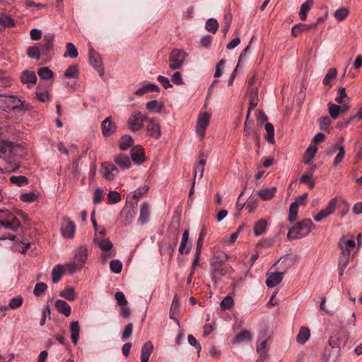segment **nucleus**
<instances>
[{
	"label": "nucleus",
	"instance_id": "4c0bfd02",
	"mask_svg": "<svg viewBox=\"0 0 362 362\" xmlns=\"http://www.w3.org/2000/svg\"><path fill=\"white\" fill-rule=\"evenodd\" d=\"M268 350L267 339H264L259 344H257L256 351L261 358L267 356Z\"/></svg>",
	"mask_w": 362,
	"mask_h": 362
},
{
	"label": "nucleus",
	"instance_id": "a211bd4d",
	"mask_svg": "<svg viewBox=\"0 0 362 362\" xmlns=\"http://www.w3.org/2000/svg\"><path fill=\"white\" fill-rule=\"evenodd\" d=\"M21 81L23 83L35 84L37 81V76L34 71L30 70H25L21 76Z\"/></svg>",
	"mask_w": 362,
	"mask_h": 362
},
{
	"label": "nucleus",
	"instance_id": "6e6d98bb",
	"mask_svg": "<svg viewBox=\"0 0 362 362\" xmlns=\"http://www.w3.org/2000/svg\"><path fill=\"white\" fill-rule=\"evenodd\" d=\"M335 101L337 103L341 104L348 100V96L346 93V89L344 87H341L338 89L337 95L335 98Z\"/></svg>",
	"mask_w": 362,
	"mask_h": 362
},
{
	"label": "nucleus",
	"instance_id": "7c9ffc66",
	"mask_svg": "<svg viewBox=\"0 0 362 362\" xmlns=\"http://www.w3.org/2000/svg\"><path fill=\"white\" fill-rule=\"evenodd\" d=\"M160 90L159 87L153 83H148L143 87L139 88L135 91V95H143L148 92H158Z\"/></svg>",
	"mask_w": 362,
	"mask_h": 362
},
{
	"label": "nucleus",
	"instance_id": "1a4fd4ad",
	"mask_svg": "<svg viewBox=\"0 0 362 362\" xmlns=\"http://www.w3.org/2000/svg\"><path fill=\"white\" fill-rule=\"evenodd\" d=\"M62 233L66 238H73L76 231V226L69 218H64L61 226Z\"/></svg>",
	"mask_w": 362,
	"mask_h": 362
},
{
	"label": "nucleus",
	"instance_id": "39448f33",
	"mask_svg": "<svg viewBox=\"0 0 362 362\" xmlns=\"http://www.w3.org/2000/svg\"><path fill=\"white\" fill-rule=\"evenodd\" d=\"M146 118L148 117L139 111L133 112L127 122L129 128L133 132L139 130L143 127L144 122H146Z\"/></svg>",
	"mask_w": 362,
	"mask_h": 362
},
{
	"label": "nucleus",
	"instance_id": "6ab92c4d",
	"mask_svg": "<svg viewBox=\"0 0 362 362\" xmlns=\"http://www.w3.org/2000/svg\"><path fill=\"white\" fill-rule=\"evenodd\" d=\"M153 346L151 341H146L142 346L141 353V362H148L153 352Z\"/></svg>",
	"mask_w": 362,
	"mask_h": 362
},
{
	"label": "nucleus",
	"instance_id": "de8ad7c7",
	"mask_svg": "<svg viewBox=\"0 0 362 362\" xmlns=\"http://www.w3.org/2000/svg\"><path fill=\"white\" fill-rule=\"evenodd\" d=\"M66 53L64 54V57L76 58L78 57L77 49L73 43L68 42L66 45Z\"/></svg>",
	"mask_w": 362,
	"mask_h": 362
},
{
	"label": "nucleus",
	"instance_id": "c9c22d12",
	"mask_svg": "<svg viewBox=\"0 0 362 362\" xmlns=\"http://www.w3.org/2000/svg\"><path fill=\"white\" fill-rule=\"evenodd\" d=\"M265 131L267 132L264 136L265 139L270 144H274V127L272 124L267 122L265 124Z\"/></svg>",
	"mask_w": 362,
	"mask_h": 362
},
{
	"label": "nucleus",
	"instance_id": "37998d69",
	"mask_svg": "<svg viewBox=\"0 0 362 362\" xmlns=\"http://www.w3.org/2000/svg\"><path fill=\"white\" fill-rule=\"evenodd\" d=\"M9 180L12 184H14L18 187L25 186L28 184V178L23 175L11 176Z\"/></svg>",
	"mask_w": 362,
	"mask_h": 362
},
{
	"label": "nucleus",
	"instance_id": "13d9d810",
	"mask_svg": "<svg viewBox=\"0 0 362 362\" xmlns=\"http://www.w3.org/2000/svg\"><path fill=\"white\" fill-rule=\"evenodd\" d=\"M23 302V299L21 296H17L10 300L9 308L12 310L20 308Z\"/></svg>",
	"mask_w": 362,
	"mask_h": 362
},
{
	"label": "nucleus",
	"instance_id": "4be33fe9",
	"mask_svg": "<svg viewBox=\"0 0 362 362\" xmlns=\"http://www.w3.org/2000/svg\"><path fill=\"white\" fill-rule=\"evenodd\" d=\"M71 339L74 344H76L79 338L80 325L78 321H73L69 326Z\"/></svg>",
	"mask_w": 362,
	"mask_h": 362
},
{
	"label": "nucleus",
	"instance_id": "f8f14e48",
	"mask_svg": "<svg viewBox=\"0 0 362 362\" xmlns=\"http://www.w3.org/2000/svg\"><path fill=\"white\" fill-rule=\"evenodd\" d=\"M49 86L45 83H40L36 88V97L40 102L45 103L50 100Z\"/></svg>",
	"mask_w": 362,
	"mask_h": 362
},
{
	"label": "nucleus",
	"instance_id": "f03ea898",
	"mask_svg": "<svg viewBox=\"0 0 362 362\" xmlns=\"http://www.w3.org/2000/svg\"><path fill=\"white\" fill-rule=\"evenodd\" d=\"M88 258V250L86 246H80L74 255V260L65 264L64 267L70 274L82 269Z\"/></svg>",
	"mask_w": 362,
	"mask_h": 362
},
{
	"label": "nucleus",
	"instance_id": "473e14b6",
	"mask_svg": "<svg viewBox=\"0 0 362 362\" xmlns=\"http://www.w3.org/2000/svg\"><path fill=\"white\" fill-rule=\"evenodd\" d=\"M14 25V21L11 16L4 14L0 16V31L6 28H11Z\"/></svg>",
	"mask_w": 362,
	"mask_h": 362
},
{
	"label": "nucleus",
	"instance_id": "c756f323",
	"mask_svg": "<svg viewBox=\"0 0 362 362\" xmlns=\"http://www.w3.org/2000/svg\"><path fill=\"white\" fill-rule=\"evenodd\" d=\"M317 151V148L315 146L310 145L305 151L303 154V163L305 164H309L310 162L314 158Z\"/></svg>",
	"mask_w": 362,
	"mask_h": 362
},
{
	"label": "nucleus",
	"instance_id": "c03bdc74",
	"mask_svg": "<svg viewBox=\"0 0 362 362\" xmlns=\"http://www.w3.org/2000/svg\"><path fill=\"white\" fill-rule=\"evenodd\" d=\"M298 213V203L293 202L289 207V214L288 219L290 222H293L296 220Z\"/></svg>",
	"mask_w": 362,
	"mask_h": 362
},
{
	"label": "nucleus",
	"instance_id": "9b49d317",
	"mask_svg": "<svg viewBox=\"0 0 362 362\" xmlns=\"http://www.w3.org/2000/svg\"><path fill=\"white\" fill-rule=\"evenodd\" d=\"M101 129L103 135L105 137H108L116 132L117 125L115 122H112L111 117H108L102 122Z\"/></svg>",
	"mask_w": 362,
	"mask_h": 362
},
{
	"label": "nucleus",
	"instance_id": "49530a36",
	"mask_svg": "<svg viewBox=\"0 0 362 362\" xmlns=\"http://www.w3.org/2000/svg\"><path fill=\"white\" fill-rule=\"evenodd\" d=\"M337 71L335 68H331L328 70L327 74L323 78V84L325 86H330L331 81L337 77Z\"/></svg>",
	"mask_w": 362,
	"mask_h": 362
},
{
	"label": "nucleus",
	"instance_id": "864d4df0",
	"mask_svg": "<svg viewBox=\"0 0 362 362\" xmlns=\"http://www.w3.org/2000/svg\"><path fill=\"white\" fill-rule=\"evenodd\" d=\"M60 296L68 300H74L76 298L75 291L73 288H66L59 293Z\"/></svg>",
	"mask_w": 362,
	"mask_h": 362
},
{
	"label": "nucleus",
	"instance_id": "dca6fc26",
	"mask_svg": "<svg viewBox=\"0 0 362 362\" xmlns=\"http://www.w3.org/2000/svg\"><path fill=\"white\" fill-rule=\"evenodd\" d=\"M132 160L139 165L144 162L145 155L143 148L140 147H134L131 151Z\"/></svg>",
	"mask_w": 362,
	"mask_h": 362
},
{
	"label": "nucleus",
	"instance_id": "e2e57ef3",
	"mask_svg": "<svg viewBox=\"0 0 362 362\" xmlns=\"http://www.w3.org/2000/svg\"><path fill=\"white\" fill-rule=\"evenodd\" d=\"M149 189V187L148 185H144L141 187L136 189L132 195V198L134 199H139L141 198L145 193H146Z\"/></svg>",
	"mask_w": 362,
	"mask_h": 362
},
{
	"label": "nucleus",
	"instance_id": "423d86ee",
	"mask_svg": "<svg viewBox=\"0 0 362 362\" xmlns=\"http://www.w3.org/2000/svg\"><path fill=\"white\" fill-rule=\"evenodd\" d=\"M146 134L150 137L158 139L161 136V127L156 118H146Z\"/></svg>",
	"mask_w": 362,
	"mask_h": 362
},
{
	"label": "nucleus",
	"instance_id": "4d7b16f0",
	"mask_svg": "<svg viewBox=\"0 0 362 362\" xmlns=\"http://www.w3.org/2000/svg\"><path fill=\"white\" fill-rule=\"evenodd\" d=\"M258 200L254 197H250L245 202V207L249 213H252L258 206Z\"/></svg>",
	"mask_w": 362,
	"mask_h": 362
},
{
	"label": "nucleus",
	"instance_id": "6e6552de",
	"mask_svg": "<svg viewBox=\"0 0 362 362\" xmlns=\"http://www.w3.org/2000/svg\"><path fill=\"white\" fill-rule=\"evenodd\" d=\"M210 115L207 112L200 113L198 116L196 125L197 134L203 139L205 136V131L209 124Z\"/></svg>",
	"mask_w": 362,
	"mask_h": 362
},
{
	"label": "nucleus",
	"instance_id": "bb28decb",
	"mask_svg": "<svg viewBox=\"0 0 362 362\" xmlns=\"http://www.w3.org/2000/svg\"><path fill=\"white\" fill-rule=\"evenodd\" d=\"M310 337V332L308 327H301L296 337V341L298 344H305Z\"/></svg>",
	"mask_w": 362,
	"mask_h": 362
},
{
	"label": "nucleus",
	"instance_id": "f3484780",
	"mask_svg": "<svg viewBox=\"0 0 362 362\" xmlns=\"http://www.w3.org/2000/svg\"><path fill=\"white\" fill-rule=\"evenodd\" d=\"M93 242L97 244L103 252H107L113 247L112 243L109 239H102L100 237H98L97 234L94 236Z\"/></svg>",
	"mask_w": 362,
	"mask_h": 362
},
{
	"label": "nucleus",
	"instance_id": "c85d7f7f",
	"mask_svg": "<svg viewBox=\"0 0 362 362\" xmlns=\"http://www.w3.org/2000/svg\"><path fill=\"white\" fill-rule=\"evenodd\" d=\"M313 0H306V1L301 5L299 12V17L302 21L306 20L307 14L310 10L311 7L313 6Z\"/></svg>",
	"mask_w": 362,
	"mask_h": 362
},
{
	"label": "nucleus",
	"instance_id": "338daca9",
	"mask_svg": "<svg viewBox=\"0 0 362 362\" xmlns=\"http://www.w3.org/2000/svg\"><path fill=\"white\" fill-rule=\"evenodd\" d=\"M104 196V191L102 188H98L95 190L93 194V203L99 204L102 202Z\"/></svg>",
	"mask_w": 362,
	"mask_h": 362
},
{
	"label": "nucleus",
	"instance_id": "393cba45",
	"mask_svg": "<svg viewBox=\"0 0 362 362\" xmlns=\"http://www.w3.org/2000/svg\"><path fill=\"white\" fill-rule=\"evenodd\" d=\"M339 151L338 153L334 158L332 165L337 167L344 158L345 150L342 144H337L334 146V151Z\"/></svg>",
	"mask_w": 362,
	"mask_h": 362
},
{
	"label": "nucleus",
	"instance_id": "20e7f679",
	"mask_svg": "<svg viewBox=\"0 0 362 362\" xmlns=\"http://www.w3.org/2000/svg\"><path fill=\"white\" fill-rule=\"evenodd\" d=\"M186 53L180 49H173L169 56V67L171 70L179 69L184 64Z\"/></svg>",
	"mask_w": 362,
	"mask_h": 362
},
{
	"label": "nucleus",
	"instance_id": "052dcab7",
	"mask_svg": "<svg viewBox=\"0 0 362 362\" xmlns=\"http://www.w3.org/2000/svg\"><path fill=\"white\" fill-rule=\"evenodd\" d=\"M47 288L46 284L42 282L37 283L35 286L33 293L36 297H39L45 292Z\"/></svg>",
	"mask_w": 362,
	"mask_h": 362
},
{
	"label": "nucleus",
	"instance_id": "8fccbe9b",
	"mask_svg": "<svg viewBox=\"0 0 362 362\" xmlns=\"http://www.w3.org/2000/svg\"><path fill=\"white\" fill-rule=\"evenodd\" d=\"M300 182L307 185L310 189H313L315 182L313 178L312 173H307L300 178Z\"/></svg>",
	"mask_w": 362,
	"mask_h": 362
},
{
	"label": "nucleus",
	"instance_id": "a18cd8bd",
	"mask_svg": "<svg viewBox=\"0 0 362 362\" xmlns=\"http://www.w3.org/2000/svg\"><path fill=\"white\" fill-rule=\"evenodd\" d=\"M64 76L66 78H77L78 77V67L77 65H71L65 71Z\"/></svg>",
	"mask_w": 362,
	"mask_h": 362
},
{
	"label": "nucleus",
	"instance_id": "a878e982",
	"mask_svg": "<svg viewBox=\"0 0 362 362\" xmlns=\"http://www.w3.org/2000/svg\"><path fill=\"white\" fill-rule=\"evenodd\" d=\"M252 339V334L246 330L244 329L241 331L240 333H238L234 339L232 340L233 344H240L245 341H251Z\"/></svg>",
	"mask_w": 362,
	"mask_h": 362
},
{
	"label": "nucleus",
	"instance_id": "7ed1b4c3",
	"mask_svg": "<svg viewBox=\"0 0 362 362\" xmlns=\"http://www.w3.org/2000/svg\"><path fill=\"white\" fill-rule=\"evenodd\" d=\"M0 225L5 228L16 231L20 228L21 223L8 210H0Z\"/></svg>",
	"mask_w": 362,
	"mask_h": 362
},
{
	"label": "nucleus",
	"instance_id": "774afa93",
	"mask_svg": "<svg viewBox=\"0 0 362 362\" xmlns=\"http://www.w3.org/2000/svg\"><path fill=\"white\" fill-rule=\"evenodd\" d=\"M108 200L112 204L119 202L121 199L120 194L117 191H110L107 195Z\"/></svg>",
	"mask_w": 362,
	"mask_h": 362
},
{
	"label": "nucleus",
	"instance_id": "4468645a",
	"mask_svg": "<svg viewBox=\"0 0 362 362\" xmlns=\"http://www.w3.org/2000/svg\"><path fill=\"white\" fill-rule=\"evenodd\" d=\"M113 160L122 170L128 169L132 165L129 158L122 153L114 156Z\"/></svg>",
	"mask_w": 362,
	"mask_h": 362
},
{
	"label": "nucleus",
	"instance_id": "ea45409f",
	"mask_svg": "<svg viewBox=\"0 0 362 362\" xmlns=\"http://www.w3.org/2000/svg\"><path fill=\"white\" fill-rule=\"evenodd\" d=\"M356 246L355 241L353 240H348L345 241L344 245H341V254L345 255H350L351 250H352Z\"/></svg>",
	"mask_w": 362,
	"mask_h": 362
},
{
	"label": "nucleus",
	"instance_id": "b1692460",
	"mask_svg": "<svg viewBox=\"0 0 362 362\" xmlns=\"http://www.w3.org/2000/svg\"><path fill=\"white\" fill-rule=\"evenodd\" d=\"M149 215V205L147 202H144L140 207L139 222L142 225L146 223L148 221Z\"/></svg>",
	"mask_w": 362,
	"mask_h": 362
},
{
	"label": "nucleus",
	"instance_id": "f257e3e1",
	"mask_svg": "<svg viewBox=\"0 0 362 362\" xmlns=\"http://www.w3.org/2000/svg\"><path fill=\"white\" fill-rule=\"evenodd\" d=\"M315 228L310 219H304L297 223L296 226L290 228L287 238L290 240L300 239L308 235Z\"/></svg>",
	"mask_w": 362,
	"mask_h": 362
},
{
	"label": "nucleus",
	"instance_id": "09e8293b",
	"mask_svg": "<svg viewBox=\"0 0 362 362\" xmlns=\"http://www.w3.org/2000/svg\"><path fill=\"white\" fill-rule=\"evenodd\" d=\"M310 25H308L306 24L303 23H298L295 25L291 30V35L293 37H297L298 35H300L301 33L309 30Z\"/></svg>",
	"mask_w": 362,
	"mask_h": 362
},
{
	"label": "nucleus",
	"instance_id": "58836bf2",
	"mask_svg": "<svg viewBox=\"0 0 362 362\" xmlns=\"http://www.w3.org/2000/svg\"><path fill=\"white\" fill-rule=\"evenodd\" d=\"M27 54L30 58L37 60L40 59L42 55L40 46L35 45L29 47L27 49Z\"/></svg>",
	"mask_w": 362,
	"mask_h": 362
},
{
	"label": "nucleus",
	"instance_id": "5701e85b",
	"mask_svg": "<svg viewBox=\"0 0 362 362\" xmlns=\"http://www.w3.org/2000/svg\"><path fill=\"white\" fill-rule=\"evenodd\" d=\"M55 307L59 313L69 317L71 315V310L69 305L63 300H57L55 302Z\"/></svg>",
	"mask_w": 362,
	"mask_h": 362
},
{
	"label": "nucleus",
	"instance_id": "bf43d9fd",
	"mask_svg": "<svg viewBox=\"0 0 362 362\" xmlns=\"http://www.w3.org/2000/svg\"><path fill=\"white\" fill-rule=\"evenodd\" d=\"M110 268L112 272L119 274L122 271V264L119 259H112L110 262Z\"/></svg>",
	"mask_w": 362,
	"mask_h": 362
},
{
	"label": "nucleus",
	"instance_id": "680f3d73",
	"mask_svg": "<svg viewBox=\"0 0 362 362\" xmlns=\"http://www.w3.org/2000/svg\"><path fill=\"white\" fill-rule=\"evenodd\" d=\"M22 202H33L37 200V196L33 192L22 194L20 197Z\"/></svg>",
	"mask_w": 362,
	"mask_h": 362
},
{
	"label": "nucleus",
	"instance_id": "3c124183",
	"mask_svg": "<svg viewBox=\"0 0 362 362\" xmlns=\"http://www.w3.org/2000/svg\"><path fill=\"white\" fill-rule=\"evenodd\" d=\"M205 28L209 32L215 34L218 28V21L214 18H209L206 22Z\"/></svg>",
	"mask_w": 362,
	"mask_h": 362
},
{
	"label": "nucleus",
	"instance_id": "f704fd0d",
	"mask_svg": "<svg viewBox=\"0 0 362 362\" xmlns=\"http://www.w3.org/2000/svg\"><path fill=\"white\" fill-rule=\"evenodd\" d=\"M64 267L61 264L55 266L52 271V282L56 284L59 282L64 274Z\"/></svg>",
	"mask_w": 362,
	"mask_h": 362
},
{
	"label": "nucleus",
	"instance_id": "2eb2a0df",
	"mask_svg": "<svg viewBox=\"0 0 362 362\" xmlns=\"http://www.w3.org/2000/svg\"><path fill=\"white\" fill-rule=\"evenodd\" d=\"M284 273L285 272L270 274L266 280L267 286L269 288H273L278 285L282 281Z\"/></svg>",
	"mask_w": 362,
	"mask_h": 362
},
{
	"label": "nucleus",
	"instance_id": "79ce46f5",
	"mask_svg": "<svg viewBox=\"0 0 362 362\" xmlns=\"http://www.w3.org/2000/svg\"><path fill=\"white\" fill-rule=\"evenodd\" d=\"M341 110V106L332 103H328L329 114L332 119H337L339 116Z\"/></svg>",
	"mask_w": 362,
	"mask_h": 362
},
{
	"label": "nucleus",
	"instance_id": "ddd939ff",
	"mask_svg": "<svg viewBox=\"0 0 362 362\" xmlns=\"http://www.w3.org/2000/svg\"><path fill=\"white\" fill-rule=\"evenodd\" d=\"M89 63L95 69H98V73L100 76H103L104 74V71L101 69L102 59L100 56L95 52L93 49H90L89 50V57H88Z\"/></svg>",
	"mask_w": 362,
	"mask_h": 362
},
{
	"label": "nucleus",
	"instance_id": "e433bc0d",
	"mask_svg": "<svg viewBox=\"0 0 362 362\" xmlns=\"http://www.w3.org/2000/svg\"><path fill=\"white\" fill-rule=\"evenodd\" d=\"M267 226V222L264 219L259 220L254 226V233L256 236H259L262 235L265 230Z\"/></svg>",
	"mask_w": 362,
	"mask_h": 362
},
{
	"label": "nucleus",
	"instance_id": "a19ab883",
	"mask_svg": "<svg viewBox=\"0 0 362 362\" xmlns=\"http://www.w3.org/2000/svg\"><path fill=\"white\" fill-rule=\"evenodd\" d=\"M349 14V8L346 7H341L334 11V16L338 21H342L347 18Z\"/></svg>",
	"mask_w": 362,
	"mask_h": 362
},
{
	"label": "nucleus",
	"instance_id": "5fc2aeb1",
	"mask_svg": "<svg viewBox=\"0 0 362 362\" xmlns=\"http://www.w3.org/2000/svg\"><path fill=\"white\" fill-rule=\"evenodd\" d=\"M37 74L41 79L47 80L52 78L53 72L48 67H42L39 69Z\"/></svg>",
	"mask_w": 362,
	"mask_h": 362
},
{
	"label": "nucleus",
	"instance_id": "69168bd1",
	"mask_svg": "<svg viewBox=\"0 0 362 362\" xmlns=\"http://www.w3.org/2000/svg\"><path fill=\"white\" fill-rule=\"evenodd\" d=\"M233 305V299L230 296H227L221 303V308L223 310L230 309Z\"/></svg>",
	"mask_w": 362,
	"mask_h": 362
},
{
	"label": "nucleus",
	"instance_id": "603ef678",
	"mask_svg": "<svg viewBox=\"0 0 362 362\" xmlns=\"http://www.w3.org/2000/svg\"><path fill=\"white\" fill-rule=\"evenodd\" d=\"M146 107L148 110H155L156 112L160 113L163 110V105L158 104L156 100H153L146 103Z\"/></svg>",
	"mask_w": 362,
	"mask_h": 362
},
{
	"label": "nucleus",
	"instance_id": "0eeeda50",
	"mask_svg": "<svg viewBox=\"0 0 362 362\" xmlns=\"http://www.w3.org/2000/svg\"><path fill=\"white\" fill-rule=\"evenodd\" d=\"M118 173V168L112 163L104 162L101 164V174L105 180H113Z\"/></svg>",
	"mask_w": 362,
	"mask_h": 362
},
{
	"label": "nucleus",
	"instance_id": "72a5a7b5",
	"mask_svg": "<svg viewBox=\"0 0 362 362\" xmlns=\"http://www.w3.org/2000/svg\"><path fill=\"white\" fill-rule=\"evenodd\" d=\"M189 230H185L182 234L181 243L179 247V252L180 254H187L189 252V247H187L189 240Z\"/></svg>",
	"mask_w": 362,
	"mask_h": 362
},
{
	"label": "nucleus",
	"instance_id": "412c9836",
	"mask_svg": "<svg viewBox=\"0 0 362 362\" xmlns=\"http://www.w3.org/2000/svg\"><path fill=\"white\" fill-rule=\"evenodd\" d=\"M276 192V187H272L270 188H264L262 189L259 190L257 194L259 197L264 201H268L272 199Z\"/></svg>",
	"mask_w": 362,
	"mask_h": 362
},
{
	"label": "nucleus",
	"instance_id": "aec40b11",
	"mask_svg": "<svg viewBox=\"0 0 362 362\" xmlns=\"http://www.w3.org/2000/svg\"><path fill=\"white\" fill-rule=\"evenodd\" d=\"M180 302L178 300L177 296L175 295L173 299L170 310V318L175 321L178 326H180V322L175 317L179 311Z\"/></svg>",
	"mask_w": 362,
	"mask_h": 362
},
{
	"label": "nucleus",
	"instance_id": "cd10ccee",
	"mask_svg": "<svg viewBox=\"0 0 362 362\" xmlns=\"http://www.w3.org/2000/svg\"><path fill=\"white\" fill-rule=\"evenodd\" d=\"M134 145V140L131 136L125 134L119 141V147L122 151H126Z\"/></svg>",
	"mask_w": 362,
	"mask_h": 362
},
{
	"label": "nucleus",
	"instance_id": "9d476101",
	"mask_svg": "<svg viewBox=\"0 0 362 362\" xmlns=\"http://www.w3.org/2000/svg\"><path fill=\"white\" fill-rule=\"evenodd\" d=\"M54 35L48 33L44 35L42 43L40 45L42 55H47L54 47Z\"/></svg>",
	"mask_w": 362,
	"mask_h": 362
},
{
	"label": "nucleus",
	"instance_id": "2f4dec72",
	"mask_svg": "<svg viewBox=\"0 0 362 362\" xmlns=\"http://www.w3.org/2000/svg\"><path fill=\"white\" fill-rule=\"evenodd\" d=\"M248 92L250 97V110H253L258 105L259 102L257 88H252Z\"/></svg>",
	"mask_w": 362,
	"mask_h": 362
},
{
	"label": "nucleus",
	"instance_id": "0e129e2a",
	"mask_svg": "<svg viewBox=\"0 0 362 362\" xmlns=\"http://www.w3.org/2000/svg\"><path fill=\"white\" fill-rule=\"evenodd\" d=\"M337 202V198L334 197L329 202L327 206L324 209L329 216L334 212Z\"/></svg>",
	"mask_w": 362,
	"mask_h": 362
}]
</instances>
